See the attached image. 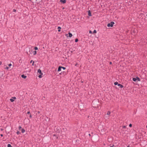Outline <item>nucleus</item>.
Listing matches in <instances>:
<instances>
[{"label":"nucleus","mask_w":147,"mask_h":147,"mask_svg":"<svg viewBox=\"0 0 147 147\" xmlns=\"http://www.w3.org/2000/svg\"><path fill=\"white\" fill-rule=\"evenodd\" d=\"M59 131H60V130L59 131H58V132H59Z\"/></svg>","instance_id":"c03bdc74"},{"label":"nucleus","mask_w":147,"mask_h":147,"mask_svg":"<svg viewBox=\"0 0 147 147\" xmlns=\"http://www.w3.org/2000/svg\"><path fill=\"white\" fill-rule=\"evenodd\" d=\"M146 127L147 128V125L146 126Z\"/></svg>","instance_id":"49530a36"},{"label":"nucleus","mask_w":147,"mask_h":147,"mask_svg":"<svg viewBox=\"0 0 147 147\" xmlns=\"http://www.w3.org/2000/svg\"><path fill=\"white\" fill-rule=\"evenodd\" d=\"M118 86H119L121 88H122L123 87V85L119 84H118Z\"/></svg>","instance_id":"20e7f679"},{"label":"nucleus","mask_w":147,"mask_h":147,"mask_svg":"<svg viewBox=\"0 0 147 147\" xmlns=\"http://www.w3.org/2000/svg\"><path fill=\"white\" fill-rule=\"evenodd\" d=\"M34 62L33 61V63H32V65H34Z\"/></svg>","instance_id":"4c0bfd02"},{"label":"nucleus","mask_w":147,"mask_h":147,"mask_svg":"<svg viewBox=\"0 0 147 147\" xmlns=\"http://www.w3.org/2000/svg\"><path fill=\"white\" fill-rule=\"evenodd\" d=\"M125 126H123V128H125Z\"/></svg>","instance_id":"79ce46f5"},{"label":"nucleus","mask_w":147,"mask_h":147,"mask_svg":"<svg viewBox=\"0 0 147 147\" xmlns=\"http://www.w3.org/2000/svg\"><path fill=\"white\" fill-rule=\"evenodd\" d=\"M133 80L134 82H136L137 80V78L136 77V78H133Z\"/></svg>","instance_id":"9d476101"},{"label":"nucleus","mask_w":147,"mask_h":147,"mask_svg":"<svg viewBox=\"0 0 147 147\" xmlns=\"http://www.w3.org/2000/svg\"><path fill=\"white\" fill-rule=\"evenodd\" d=\"M89 33H92V32L91 30H90L89 32Z\"/></svg>","instance_id":"473e14b6"},{"label":"nucleus","mask_w":147,"mask_h":147,"mask_svg":"<svg viewBox=\"0 0 147 147\" xmlns=\"http://www.w3.org/2000/svg\"><path fill=\"white\" fill-rule=\"evenodd\" d=\"M1 61L0 62V65H1Z\"/></svg>","instance_id":"ea45409f"},{"label":"nucleus","mask_w":147,"mask_h":147,"mask_svg":"<svg viewBox=\"0 0 147 147\" xmlns=\"http://www.w3.org/2000/svg\"><path fill=\"white\" fill-rule=\"evenodd\" d=\"M27 113L28 114H30V111H28V112H27Z\"/></svg>","instance_id":"2f4dec72"},{"label":"nucleus","mask_w":147,"mask_h":147,"mask_svg":"<svg viewBox=\"0 0 147 147\" xmlns=\"http://www.w3.org/2000/svg\"><path fill=\"white\" fill-rule=\"evenodd\" d=\"M33 62V61L32 60H31L30 61V63H32V62Z\"/></svg>","instance_id":"72a5a7b5"},{"label":"nucleus","mask_w":147,"mask_h":147,"mask_svg":"<svg viewBox=\"0 0 147 147\" xmlns=\"http://www.w3.org/2000/svg\"><path fill=\"white\" fill-rule=\"evenodd\" d=\"M5 69H9V67L7 66H6L5 68Z\"/></svg>","instance_id":"5701e85b"},{"label":"nucleus","mask_w":147,"mask_h":147,"mask_svg":"<svg viewBox=\"0 0 147 147\" xmlns=\"http://www.w3.org/2000/svg\"><path fill=\"white\" fill-rule=\"evenodd\" d=\"M136 78H137V80H138V81H140V79L138 77H136Z\"/></svg>","instance_id":"dca6fc26"},{"label":"nucleus","mask_w":147,"mask_h":147,"mask_svg":"<svg viewBox=\"0 0 147 147\" xmlns=\"http://www.w3.org/2000/svg\"><path fill=\"white\" fill-rule=\"evenodd\" d=\"M68 34H69V37H71L72 36V34L71 33L69 32L68 33Z\"/></svg>","instance_id":"0eeeda50"},{"label":"nucleus","mask_w":147,"mask_h":147,"mask_svg":"<svg viewBox=\"0 0 147 147\" xmlns=\"http://www.w3.org/2000/svg\"><path fill=\"white\" fill-rule=\"evenodd\" d=\"M61 67V68L63 69L64 70L65 69H66L65 67Z\"/></svg>","instance_id":"b1692460"},{"label":"nucleus","mask_w":147,"mask_h":147,"mask_svg":"<svg viewBox=\"0 0 147 147\" xmlns=\"http://www.w3.org/2000/svg\"><path fill=\"white\" fill-rule=\"evenodd\" d=\"M114 24V22H112L108 24L107 25V26L108 27H112Z\"/></svg>","instance_id":"f257e3e1"},{"label":"nucleus","mask_w":147,"mask_h":147,"mask_svg":"<svg viewBox=\"0 0 147 147\" xmlns=\"http://www.w3.org/2000/svg\"><path fill=\"white\" fill-rule=\"evenodd\" d=\"M0 74H1V75H3V74L1 72H0Z\"/></svg>","instance_id":"f704fd0d"},{"label":"nucleus","mask_w":147,"mask_h":147,"mask_svg":"<svg viewBox=\"0 0 147 147\" xmlns=\"http://www.w3.org/2000/svg\"><path fill=\"white\" fill-rule=\"evenodd\" d=\"M111 112L109 111H108L107 113V114L108 115H109L110 114H111Z\"/></svg>","instance_id":"ddd939ff"},{"label":"nucleus","mask_w":147,"mask_h":147,"mask_svg":"<svg viewBox=\"0 0 147 147\" xmlns=\"http://www.w3.org/2000/svg\"><path fill=\"white\" fill-rule=\"evenodd\" d=\"M60 1L62 3H65L66 2V0H60Z\"/></svg>","instance_id":"7ed1b4c3"},{"label":"nucleus","mask_w":147,"mask_h":147,"mask_svg":"<svg viewBox=\"0 0 147 147\" xmlns=\"http://www.w3.org/2000/svg\"><path fill=\"white\" fill-rule=\"evenodd\" d=\"M112 64V62H110V64Z\"/></svg>","instance_id":"a19ab883"},{"label":"nucleus","mask_w":147,"mask_h":147,"mask_svg":"<svg viewBox=\"0 0 147 147\" xmlns=\"http://www.w3.org/2000/svg\"><path fill=\"white\" fill-rule=\"evenodd\" d=\"M32 117V115H30V118H31V117Z\"/></svg>","instance_id":"c9c22d12"},{"label":"nucleus","mask_w":147,"mask_h":147,"mask_svg":"<svg viewBox=\"0 0 147 147\" xmlns=\"http://www.w3.org/2000/svg\"><path fill=\"white\" fill-rule=\"evenodd\" d=\"M78 41V39H77V38H76L75 39V42H77Z\"/></svg>","instance_id":"4be33fe9"},{"label":"nucleus","mask_w":147,"mask_h":147,"mask_svg":"<svg viewBox=\"0 0 147 147\" xmlns=\"http://www.w3.org/2000/svg\"><path fill=\"white\" fill-rule=\"evenodd\" d=\"M13 12H16V10L15 9H13Z\"/></svg>","instance_id":"7c9ffc66"},{"label":"nucleus","mask_w":147,"mask_h":147,"mask_svg":"<svg viewBox=\"0 0 147 147\" xmlns=\"http://www.w3.org/2000/svg\"><path fill=\"white\" fill-rule=\"evenodd\" d=\"M61 67H60V66H59L58 67V70H57L58 71H61Z\"/></svg>","instance_id":"6e6552de"},{"label":"nucleus","mask_w":147,"mask_h":147,"mask_svg":"<svg viewBox=\"0 0 147 147\" xmlns=\"http://www.w3.org/2000/svg\"><path fill=\"white\" fill-rule=\"evenodd\" d=\"M90 134H89V136H90Z\"/></svg>","instance_id":"a18cd8bd"},{"label":"nucleus","mask_w":147,"mask_h":147,"mask_svg":"<svg viewBox=\"0 0 147 147\" xmlns=\"http://www.w3.org/2000/svg\"><path fill=\"white\" fill-rule=\"evenodd\" d=\"M10 100V101L12 102H13L14 101V100L12 98H11Z\"/></svg>","instance_id":"2eb2a0df"},{"label":"nucleus","mask_w":147,"mask_h":147,"mask_svg":"<svg viewBox=\"0 0 147 147\" xmlns=\"http://www.w3.org/2000/svg\"><path fill=\"white\" fill-rule=\"evenodd\" d=\"M66 35V36H67V34H66V35Z\"/></svg>","instance_id":"37998d69"},{"label":"nucleus","mask_w":147,"mask_h":147,"mask_svg":"<svg viewBox=\"0 0 147 147\" xmlns=\"http://www.w3.org/2000/svg\"><path fill=\"white\" fill-rule=\"evenodd\" d=\"M34 49L35 50H37L38 49V47H35L34 48Z\"/></svg>","instance_id":"a211bd4d"},{"label":"nucleus","mask_w":147,"mask_h":147,"mask_svg":"<svg viewBox=\"0 0 147 147\" xmlns=\"http://www.w3.org/2000/svg\"><path fill=\"white\" fill-rule=\"evenodd\" d=\"M33 55H35L36 54V51H34L33 52Z\"/></svg>","instance_id":"f8f14e48"},{"label":"nucleus","mask_w":147,"mask_h":147,"mask_svg":"<svg viewBox=\"0 0 147 147\" xmlns=\"http://www.w3.org/2000/svg\"><path fill=\"white\" fill-rule=\"evenodd\" d=\"M12 98L13 99H16V97H13Z\"/></svg>","instance_id":"c85d7f7f"},{"label":"nucleus","mask_w":147,"mask_h":147,"mask_svg":"<svg viewBox=\"0 0 147 147\" xmlns=\"http://www.w3.org/2000/svg\"><path fill=\"white\" fill-rule=\"evenodd\" d=\"M53 136H55L56 137V138L57 139L58 138V137H57L55 134H53Z\"/></svg>","instance_id":"bb28decb"},{"label":"nucleus","mask_w":147,"mask_h":147,"mask_svg":"<svg viewBox=\"0 0 147 147\" xmlns=\"http://www.w3.org/2000/svg\"><path fill=\"white\" fill-rule=\"evenodd\" d=\"M61 27H59V26L58 27V31L59 32H60L61 31Z\"/></svg>","instance_id":"1a4fd4ad"},{"label":"nucleus","mask_w":147,"mask_h":147,"mask_svg":"<svg viewBox=\"0 0 147 147\" xmlns=\"http://www.w3.org/2000/svg\"><path fill=\"white\" fill-rule=\"evenodd\" d=\"M88 15L90 16H91V14L90 11V10H89L88 11Z\"/></svg>","instance_id":"423d86ee"},{"label":"nucleus","mask_w":147,"mask_h":147,"mask_svg":"<svg viewBox=\"0 0 147 147\" xmlns=\"http://www.w3.org/2000/svg\"><path fill=\"white\" fill-rule=\"evenodd\" d=\"M40 113V112H39V111H38V114H39Z\"/></svg>","instance_id":"58836bf2"},{"label":"nucleus","mask_w":147,"mask_h":147,"mask_svg":"<svg viewBox=\"0 0 147 147\" xmlns=\"http://www.w3.org/2000/svg\"><path fill=\"white\" fill-rule=\"evenodd\" d=\"M96 33V30H94L93 32V33Z\"/></svg>","instance_id":"6ab92c4d"},{"label":"nucleus","mask_w":147,"mask_h":147,"mask_svg":"<svg viewBox=\"0 0 147 147\" xmlns=\"http://www.w3.org/2000/svg\"><path fill=\"white\" fill-rule=\"evenodd\" d=\"M21 131L22 133H24L25 132V130L24 129H22Z\"/></svg>","instance_id":"9b49d317"},{"label":"nucleus","mask_w":147,"mask_h":147,"mask_svg":"<svg viewBox=\"0 0 147 147\" xmlns=\"http://www.w3.org/2000/svg\"><path fill=\"white\" fill-rule=\"evenodd\" d=\"M0 136H1V137L3 136V135L2 134H1L0 135Z\"/></svg>","instance_id":"e433bc0d"},{"label":"nucleus","mask_w":147,"mask_h":147,"mask_svg":"<svg viewBox=\"0 0 147 147\" xmlns=\"http://www.w3.org/2000/svg\"><path fill=\"white\" fill-rule=\"evenodd\" d=\"M21 77H22V78H24V79H25V78H26V77H27L25 75H24V74H22V75H21Z\"/></svg>","instance_id":"39448f33"},{"label":"nucleus","mask_w":147,"mask_h":147,"mask_svg":"<svg viewBox=\"0 0 147 147\" xmlns=\"http://www.w3.org/2000/svg\"><path fill=\"white\" fill-rule=\"evenodd\" d=\"M118 84H118V82H115L114 83V84H115V85H118Z\"/></svg>","instance_id":"f3484780"},{"label":"nucleus","mask_w":147,"mask_h":147,"mask_svg":"<svg viewBox=\"0 0 147 147\" xmlns=\"http://www.w3.org/2000/svg\"><path fill=\"white\" fill-rule=\"evenodd\" d=\"M114 145L113 144H111L110 145V147H113Z\"/></svg>","instance_id":"393cba45"},{"label":"nucleus","mask_w":147,"mask_h":147,"mask_svg":"<svg viewBox=\"0 0 147 147\" xmlns=\"http://www.w3.org/2000/svg\"><path fill=\"white\" fill-rule=\"evenodd\" d=\"M7 147H12L11 145L10 144H8L7 145Z\"/></svg>","instance_id":"4468645a"},{"label":"nucleus","mask_w":147,"mask_h":147,"mask_svg":"<svg viewBox=\"0 0 147 147\" xmlns=\"http://www.w3.org/2000/svg\"><path fill=\"white\" fill-rule=\"evenodd\" d=\"M42 75H41V74H40V75L39 76H38V77L39 78H42Z\"/></svg>","instance_id":"aec40b11"},{"label":"nucleus","mask_w":147,"mask_h":147,"mask_svg":"<svg viewBox=\"0 0 147 147\" xmlns=\"http://www.w3.org/2000/svg\"><path fill=\"white\" fill-rule=\"evenodd\" d=\"M146 16H147V15H146Z\"/></svg>","instance_id":"09e8293b"},{"label":"nucleus","mask_w":147,"mask_h":147,"mask_svg":"<svg viewBox=\"0 0 147 147\" xmlns=\"http://www.w3.org/2000/svg\"><path fill=\"white\" fill-rule=\"evenodd\" d=\"M129 126L130 127H131L132 126V124H130L129 125Z\"/></svg>","instance_id":"cd10ccee"},{"label":"nucleus","mask_w":147,"mask_h":147,"mask_svg":"<svg viewBox=\"0 0 147 147\" xmlns=\"http://www.w3.org/2000/svg\"><path fill=\"white\" fill-rule=\"evenodd\" d=\"M22 128V127L20 126L18 127V129L19 130L20 129Z\"/></svg>","instance_id":"a878e982"},{"label":"nucleus","mask_w":147,"mask_h":147,"mask_svg":"<svg viewBox=\"0 0 147 147\" xmlns=\"http://www.w3.org/2000/svg\"><path fill=\"white\" fill-rule=\"evenodd\" d=\"M37 72L38 73H40V74H41V75H42V73L40 69H38Z\"/></svg>","instance_id":"f03ea898"},{"label":"nucleus","mask_w":147,"mask_h":147,"mask_svg":"<svg viewBox=\"0 0 147 147\" xmlns=\"http://www.w3.org/2000/svg\"><path fill=\"white\" fill-rule=\"evenodd\" d=\"M127 147H129V146H128Z\"/></svg>","instance_id":"de8ad7c7"},{"label":"nucleus","mask_w":147,"mask_h":147,"mask_svg":"<svg viewBox=\"0 0 147 147\" xmlns=\"http://www.w3.org/2000/svg\"><path fill=\"white\" fill-rule=\"evenodd\" d=\"M16 133L17 134L19 135L20 134V132L19 131H18Z\"/></svg>","instance_id":"412c9836"},{"label":"nucleus","mask_w":147,"mask_h":147,"mask_svg":"<svg viewBox=\"0 0 147 147\" xmlns=\"http://www.w3.org/2000/svg\"><path fill=\"white\" fill-rule=\"evenodd\" d=\"M8 66H9V67H10L11 66V63H10L9 64V65H8Z\"/></svg>","instance_id":"c756f323"}]
</instances>
